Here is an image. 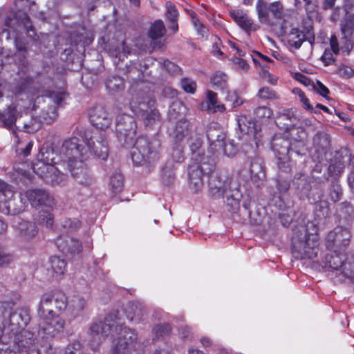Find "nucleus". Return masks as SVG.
I'll use <instances>...</instances> for the list:
<instances>
[{
	"instance_id": "37998d69",
	"label": "nucleus",
	"mask_w": 354,
	"mask_h": 354,
	"mask_svg": "<svg viewBox=\"0 0 354 354\" xmlns=\"http://www.w3.org/2000/svg\"><path fill=\"white\" fill-rule=\"evenodd\" d=\"M127 77L132 84H138L142 81L144 77L143 71L136 66L129 67Z\"/></svg>"
},
{
	"instance_id": "58836bf2",
	"label": "nucleus",
	"mask_w": 354,
	"mask_h": 354,
	"mask_svg": "<svg viewBox=\"0 0 354 354\" xmlns=\"http://www.w3.org/2000/svg\"><path fill=\"white\" fill-rule=\"evenodd\" d=\"M106 87L110 93H115L124 90V82L120 76H112L106 82Z\"/></svg>"
},
{
	"instance_id": "8fccbe9b",
	"label": "nucleus",
	"mask_w": 354,
	"mask_h": 354,
	"mask_svg": "<svg viewBox=\"0 0 354 354\" xmlns=\"http://www.w3.org/2000/svg\"><path fill=\"white\" fill-rule=\"evenodd\" d=\"M166 18L169 21H177L178 17V10L174 4L172 3L167 1L166 3Z\"/></svg>"
},
{
	"instance_id": "b1692460",
	"label": "nucleus",
	"mask_w": 354,
	"mask_h": 354,
	"mask_svg": "<svg viewBox=\"0 0 354 354\" xmlns=\"http://www.w3.org/2000/svg\"><path fill=\"white\" fill-rule=\"evenodd\" d=\"M330 140L325 132H317L313 137V147L319 154H325L330 148Z\"/></svg>"
},
{
	"instance_id": "393cba45",
	"label": "nucleus",
	"mask_w": 354,
	"mask_h": 354,
	"mask_svg": "<svg viewBox=\"0 0 354 354\" xmlns=\"http://www.w3.org/2000/svg\"><path fill=\"white\" fill-rule=\"evenodd\" d=\"M207 138L209 145L215 151H218L225 141L226 136L224 133L220 130L209 128L207 131Z\"/></svg>"
},
{
	"instance_id": "4d7b16f0",
	"label": "nucleus",
	"mask_w": 354,
	"mask_h": 354,
	"mask_svg": "<svg viewBox=\"0 0 354 354\" xmlns=\"http://www.w3.org/2000/svg\"><path fill=\"white\" fill-rule=\"evenodd\" d=\"M192 22L198 34L203 36L206 32L205 26L200 21L197 15L194 12L191 13Z\"/></svg>"
},
{
	"instance_id": "4468645a",
	"label": "nucleus",
	"mask_w": 354,
	"mask_h": 354,
	"mask_svg": "<svg viewBox=\"0 0 354 354\" xmlns=\"http://www.w3.org/2000/svg\"><path fill=\"white\" fill-rule=\"evenodd\" d=\"M26 196L31 205L35 207L44 206L52 208L55 205L54 198L43 189H28L26 192Z\"/></svg>"
},
{
	"instance_id": "c85d7f7f",
	"label": "nucleus",
	"mask_w": 354,
	"mask_h": 354,
	"mask_svg": "<svg viewBox=\"0 0 354 354\" xmlns=\"http://www.w3.org/2000/svg\"><path fill=\"white\" fill-rule=\"evenodd\" d=\"M205 107L210 113H223L225 111L224 104H218L217 94L209 90L206 93Z\"/></svg>"
},
{
	"instance_id": "4be33fe9",
	"label": "nucleus",
	"mask_w": 354,
	"mask_h": 354,
	"mask_svg": "<svg viewBox=\"0 0 354 354\" xmlns=\"http://www.w3.org/2000/svg\"><path fill=\"white\" fill-rule=\"evenodd\" d=\"M231 17L236 24L245 32H249L251 30H255L253 21L243 11L238 10L230 12Z\"/></svg>"
},
{
	"instance_id": "72a5a7b5",
	"label": "nucleus",
	"mask_w": 354,
	"mask_h": 354,
	"mask_svg": "<svg viewBox=\"0 0 354 354\" xmlns=\"http://www.w3.org/2000/svg\"><path fill=\"white\" fill-rule=\"evenodd\" d=\"M171 326L169 323L158 324L152 328V340L153 342L164 339L170 335Z\"/></svg>"
},
{
	"instance_id": "5fc2aeb1",
	"label": "nucleus",
	"mask_w": 354,
	"mask_h": 354,
	"mask_svg": "<svg viewBox=\"0 0 354 354\" xmlns=\"http://www.w3.org/2000/svg\"><path fill=\"white\" fill-rule=\"evenodd\" d=\"M181 87L187 93H194L196 89V84L194 81L189 78L181 80Z\"/></svg>"
},
{
	"instance_id": "864d4df0",
	"label": "nucleus",
	"mask_w": 354,
	"mask_h": 354,
	"mask_svg": "<svg viewBox=\"0 0 354 354\" xmlns=\"http://www.w3.org/2000/svg\"><path fill=\"white\" fill-rule=\"evenodd\" d=\"M65 354H83V347L80 342L74 341L67 346Z\"/></svg>"
},
{
	"instance_id": "f257e3e1",
	"label": "nucleus",
	"mask_w": 354,
	"mask_h": 354,
	"mask_svg": "<svg viewBox=\"0 0 354 354\" xmlns=\"http://www.w3.org/2000/svg\"><path fill=\"white\" fill-rule=\"evenodd\" d=\"M84 159L80 156H73L60 147H44L41 149L37 160L32 164L35 174L51 185L64 184L68 178L66 171L79 184L88 185L92 181Z\"/></svg>"
},
{
	"instance_id": "e2e57ef3",
	"label": "nucleus",
	"mask_w": 354,
	"mask_h": 354,
	"mask_svg": "<svg viewBox=\"0 0 354 354\" xmlns=\"http://www.w3.org/2000/svg\"><path fill=\"white\" fill-rule=\"evenodd\" d=\"M342 194V188L339 185L334 184L332 185L330 191V198L332 201L334 202L339 201Z\"/></svg>"
},
{
	"instance_id": "3c124183",
	"label": "nucleus",
	"mask_w": 354,
	"mask_h": 354,
	"mask_svg": "<svg viewBox=\"0 0 354 354\" xmlns=\"http://www.w3.org/2000/svg\"><path fill=\"white\" fill-rule=\"evenodd\" d=\"M258 96L263 100H275L279 97L276 92L269 87L260 88L258 92Z\"/></svg>"
},
{
	"instance_id": "423d86ee",
	"label": "nucleus",
	"mask_w": 354,
	"mask_h": 354,
	"mask_svg": "<svg viewBox=\"0 0 354 354\" xmlns=\"http://www.w3.org/2000/svg\"><path fill=\"white\" fill-rule=\"evenodd\" d=\"M319 236L316 226L308 224L295 230L292 239V252L297 259H313L318 253Z\"/></svg>"
},
{
	"instance_id": "dca6fc26",
	"label": "nucleus",
	"mask_w": 354,
	"mask_h": 354,
	"mask_svg": "<svg viewBox=\"0 0 354 354\" xmlns=\"http://www.w3.org/2000/svg\"><path fill=\"white\" fill-rule=\"evenodd\" d=\"M56 245L61 252L71 257L80 254L82 248L79 240L69 236H59Z\"/></svg>"
},
{
	"instance_id": "7ed1b4c3",
	"label": "nucleus",
	"mask_w": 354,
	"mask_h": 354,
	"mask_svg": "<svg viewBox=\"0 0 354 354\" xmlns=\"http://www.w3.org/2000/svg\"><path fill=\"white\" fill-rule=\"evenodd\" d=\"M88 334L89 344L93 350H95L109 335H118V337L113 342L111 354H126L135 347L137 340L135 331L123 327V323L116 313L109 314L104 321L93 322Z\"/></svg>"
},
{
	"instance_id": "cd10ccee",
	"label": "nucleus",
	"mask_w": 354,
	"mask_h": 354,
	"mask_svg": "<svg viewBox=\"0 0 354 354\" xmlns=\"http://www.w3.org/2000/svg\"><path fill=\"white\" fill-rule=\"evenodd\" d=\"M236 122L241 133L243 135H255L258 131L257 126L254 122L245 115L237 116Z\"/></svg>"
},
{
	"instance_id": "09e8293b",
	"label": "nucleus",
	"mask_w": 354,
	"mask_h": 354,
	"mask_svg": "<svg viewBox=\"0 0 354 354\" xmlns=\"http://www.w3.org/2000/svg\"><path fill=\"white\" fill-rule=\"evenodd\" d=\"M222 151L227 157H233L237 152V148L232 140H225L223 145L218 149V151Z\"/></svg>"
},
{
	"instance_id": "473e14b6",
	"label": "nucleus",
	"mask_w": 354,
	"mask_h": 354,
	"mask_svg": "<svg viewBox=\"0 0 354 354\" xmlns=\"http://www.w3.org/2000/svg\"><path fill=\"white\" fill-rule=\"evenodd\" d=\"M0 120L3 122V127L8 129H12L17 120V109L10 106L5 113H1Z\"/></svg>"
},
{
	"instance_id": "6ab92c4d",
	"label": "nucleus",
	"mask_w": 354,
	"mask_h": 354,
	"mask_svg": "<svg viewBox=\"0 0 354 354\" xmlns=\"http://www.w3.org/2000/svg\"><path fill=\"white\" fill-rule=\"evenodd\" d=\"M5 26L14 29L18 26H23L28 32L31 30L32 28L28 14L21 11L8 16L5 20Z\"/></svg>"
},
{
	"instance_id": "bb28decb",
	"label": "nucleus",
	"mask_w": 354,
	"mask_h": 354,
	"mask_svg": "<svg viewBox=\"0 0 354 354\" xmlns=\"http://www.w3.org/2000/svg\"><path fill=\"white\" fill-rule=\"evenodd\" d=\"M354 209L348 202H343L337 205L336 215L339 221L344 223H348L353 218Z\"/></svg>"
},
{
	"instance_id": "39448f33",
	"label": "nucleus",
	"mask_w": 354,
	"mask_h": 354,
	"mask_svg": "<svg viewBox=\"0 0 354 354\" xmlns=\"http://www.w3.org/2000/svg\"><path fill=\"white\" fill-rule=\"evenodd\" d=\"M209 193L214 199L225 198L224 202L230 207L229 211L235 212L239 208L242 194L239 184L232 178L212 176L209 181Z\"/></svg>"
},
{
	"instance_id": "c9c22d12",
	"label": "nucleus",
	"mask_w": 354,
	"mask_h": 354,
	"mask_svg": "<svg viewBox=\"0 0 354 354\" xmlns=\"http://www.w3.org/2000/svg\"><path fill=\"white\" fill-rule=\"evenodd\" d=\"M255 8L259 21L261 24H270L269 4L264 0H257Z\"/></svg>"
},
{
	"instance_id": "7c9ffc66",
	"label": "nucleus",
	"mask_w": 354,
	"mask_h": 354,
	"mask_svg": "<svg viewBox=\"0 0 354 354\" xmlns=\"http://www.w3.org/2000/svg\"><path fill=\"white\" fill-rule=\"evenodd\" d=\"M189 124L185 118H179L176 120L172 136L176 142H180L188 133Z\"/></svg>"
},
{
	"instance_id": "052dcab7",
	"label": "nucleus",
	"mask_w": 354,
	"mask_h": 354,
	"mask_svg": "<svg viewBox=\"0 0 354 354\" xmlns=\"http://www.w3.org/2000/svg\"><path fill=\"white\" fill-rule=\"evenodd\" d=\"M344 165L341 162L332 163L328 167V171L332 176H339L344 170Z\"/></svg>"
},
{
	"instance_id": "f03ea898",
	"label": "nucleus",
	"mask_w": 354,
	"mask_h": 354,
	"mask_svg": "<svg viewBox=\"0 0 354 354\" xmlns=\"http://www.w3.org/2000/svg\"><path fill=\"white\" fill-rule=\"evenodd\" d=\"M136 130L137 124L131 115L122 114L117 116L115 131L118 141L124 147L133 145L131 159L135 165H145L150 169L160 159V142L156 138L149 139L147 136H140L135 142Z\"/></svg>"
},
{
	"instance_id": "4c0bfd02",
	"label": "nucleus",
	"mask_w": 354,
	"mask_h": 354,
	"mask_svg": "<svg viewBox=\"0 0 354 354\" xmlns=\"http://www.w3.org/2000/svg\"><path fill=\"white\" fill-rule=\"evenodd\" d=\"M165 32V28L163 21L161 19H158L151 24L147 34L148 37L153 41L161 38L164 35Z\"/></svg>"
},
{
	"instance_id": "a211bd4d",
	"label": "nucleus",
	"mask_w": 354,
	"mask_h": 354,
	"mask_svg": "<svg viewBox=\"0 0 354 354\" xmlns=\"http://www.w3.org/2000/svg\"><path fill=\"white\" fill-rule=\"evenodd\" d=\"M43 322L40 324V327L44 333L50 336H55L58 333L61 332L64 326V321L58 316L53 315L46 319H42Z\"/></svg>"
},
{
	"instance_id": "0eeeda50",
	"label": "nucleus",
	"mask_w": 354,
	"mask_h": 354,
	"mask_svg": "<svg viewBox=\"0 0 354 354\" xmlns=\"http://www.w3.org/2000/svg\"><path fill=\"white\" fill-rule=\"evenodd\" d=\"M27 324L26 320H23L21 314L16 312L10 313L8 320H6L4 324V330H10L16 333L14 339L15 347L18 352H24L27 354L36 352L37 348L35 345V338L34 333L28 330H22L17 333L18 330Z\"/></svg>"
},
{
	"instance_id": "aec40b11",
	"label": "nucleus",
	"mask_w": 354,
	"mask_h": 354,
	"mask_svg": "<svg viewBox=\"0 0 354 354\" xmlns=\"http://www.w3.org/2000/svg\"><path fill=\"white\" fill-rule=\"evenodd\" d=\"M298 120L297 111L293 109H283L277 113L276 124L281 128L288 130L293 127Z\"/></svg>"
},
{
	"instance_id": "13d9d810",
	"label": "nucleus",
	"mask_w": 354,
	"mask_h": 354,
	"mask_svg": "<svg viewBox=\"0 0 354 354\" xmlns=\"http://www.w3.org/2000/svg\"><path fill=\"white\" fill-rule=\"evenodd\" d=\"M259 75L265 80L266 82L271 84H276L277 82V77L276 76L272 75L268 71V69L266 66H263L261 71L259 72Z\"/></svg>"
},
{
	"instance_id": "bf43d9fd",
	"label": "nucleus",
	"mask_w": 354,
	"mask_h": 354,
	"mask_svg": "<svg viewBox=\"0 0 354 354\" xmlns=\"http://www.w3.org/2000/svg\"><path fill=\"white\" fill-rule=\"evenodd\" d=\"M171 156L176 162H181L184 160L183 149L180 145H176L172 149Z\"/></svg>"
},
{
	"instance_id": "9d476101",
	"label": "nucleus",
	"mask_w": 354,
	"mask_h": 354,
	"mask_svg": "<svg viewBox=\"0 0 354 354\" xmlns=\"http://www.w3.org/2000/svg\"><path fill=\"white\" fill-rule=\"evenodd\" d=\"M155 100L149 96L142 97V101L138 102L140 117L146 127L152 128L160 123L161 115L156 109H151L154 106Z\"/></svg>"
},
{
	"instance_id": "e433bc0d",
	"label": "nucleus",
	"mask_w": 354,
	"mask_h": 354,
	"mask_svg": "<svg viewBox=\"0 0 354 354\" xmlns=\"http://www.w3.org/2000/svg\"><path fill=\"white\" fill-rule=\"evenodd\" d=\"M185 106L178 101L174 102L169 107L168 118L170 121H176L179 118H185Z\"/></svg>"
},
{
	"instance_id": "ea45409f",
	"label": "nucleus",
	"mask_w": 354,
	"mask_h": 354,
	"mask_svg": "<svg viewBox=\"0 0 354 354\" xmlns=\"http://www.w3.org/2000/svg\"><path fill=\"white\" fill-rule=\"evenodd\" d=\"M272 149L277 153L279 160H285L290 150L289 143L284 140H274Z\"/></svg>"
},
{
	"instance_id": "603ef678",
	"label": "nucleus",
	"mask_w": 354,
	"mask_h": 354,
	"mask_svg": "<svg viewBox=\"0 0 354 354\" xmlns=\"http://www.w3.org/2000/svg\"><path fill=\"white\" fill-rule=\"evenodd\" d=\"M254 114L257 120H263L269 118L272 114V111L267 106H259L254 110Z\"/></svg>"
},
{
	"instance_id": "2eb2a0df",
	"label": "nucleus",
	"mask_w": 354,
	"mask_h": 354,
	"mask_svg": "<svg viewBox=\"0 0 354 354\" xmlns=\"http://www.w3.org/2000/svg\"><path fill=\"white\" fill-rule=\"evenodd\" d=\"M205 162H194L189 167V187L194 193L201 192L203 187V174L206 169L203 167Z\"/></svg>"
},
{
	"instance_id": "338daca9",
	"label": "nucleus",
	"mask_w": 354,
	"mask_h": 354,
	"mask_svg": "<svg viewBox=\"0 0 354 354\" xmlns=\"http://www.w3.org/2000/svg\"><path fill=\"white\" fill-rule=\"evenodd\" d=\"M340 76L351 78L354 75V71L349 66H342L338 69Z\"/></svg>"
},
{
	"instance_id": "f3484780",
	"label": "nucleus",
	"mask_w": 354,
	"mask_h": 354,
	"mask_svg": "<svg viewBox=\"0 0 354 354\" xmlns=\"http://www.w3.org/2000/svg\"><path fill=\"white\" fill-rule=\"evenodd\" d=\"M89 118L92 124L100 129L108 128L111 122L109 114L101 105L95 106L89 111Z\"/></svg>"
},
{
	"instance_id": "69168bd1",
	"label": "nucleus",
	"mask_w": 354,
	"mask_h": 354,
	"mask_svg": "<svg viewBox=\"0 0 354 354\" xmlns=\"http://www.w3.org/2000/svg\"><path fill=\"white\" fill-rule=\"evenodd\" d=\"M322 60L326 66L331 65L335 62V58L330 50H325L323 55L322 56Z\"/></svg>"
},
{
	"instance_id": "a878e982",
	"label": "nucleus",
	"mask_w": 354,
	"mask_h": 354,
	"mask_svg": "<svg viewBox=\"0 0 354 354\" xmlns=\"http://www.w3.org/2000/svg\"><path fill=\"white\" fill-rule=\"evenodd\" d=\"M18 230L21 238L26 241L32 239L38 232L35 223L26 221L19 223Z\"/></svg>"
},
{
	"instance_id": "49530a36",
	"label": "nucleus",
	"mask_w": 354,
	"mask_h": 354,
	"mask_svg": "<svg viewBox=\"0 0 354 354\" xmlns=\"http://www.w3.org/2000/svg\"><path fill=\"white\" fill-rule=\"evenodd\" d=\"M110 53L112 56L118 57V59L121 60L130 53V50L129 48L127 46L125 43L123 41L116 48L111 49Z\"/></svg>"
},
{
	"instance_id": "f8f14e48",
	"label": "nucleus",
	"mask_w": 354,
	"mask_h": 354,
	"mask_svg": "<svg viewBox=\"0 0 354 354\" xmlns=\"http://www.w3.org/2000/svg\"><path fill=\"white\" fill-rule=\"evenodd\" d=\"M351 234L348 229L337 227L330 232L326 239V246L328 250H344L350 243Z\"/></svg>"
},
{
	"instance_id": "1a4fd4ad",
	"label": "nucleus",
	"mask_w": 354,
	"mask_h": 354,
	"mask_svg": "<svg viewBox=\"0 0 354 354\" xmlns=\"http://www.w3.org/2000/svg\"><path fill=\"white\" fill-rule=\"evenodd\" d=\"M66 308V299L62 293H46L42 295L38 315L41 319H46L49 315H56Z\"/></svg>"
},
{
	"instance_id": "9b49d317",
	"label": "nucleus",
	"mask_w": 354,
	"mask_h": 354,
	"mask_svg": "<svg viewBox=\"0 0 354 354\" xmlns=\"http://www.w3.org/2000/svg\"><path fill=\"white\" fill-rule=\"evenodd\" d=\"M305 24L303 30L299 28H292L287 35L288 44L296 49H299L304 41H308L311 45L315 42V35L313 30L312 23L304 22Z\"/></svg>"
},
{
	"instance_id": "774afa93",
	"label": "nucleus",
	"mask_w": 354,
	"mask_h": 354,
	"mask_svg": "<svg viewBox=\"0 0 354 354\" xmlns=\"http://www.w3.org/2000/svg\"><path fill=\"white\" fill-rule=\"evenodd\" d=\"M13 260L11 254L0 250V266H5L10 264Z\"/></svg>"
},
{
	"instance_id": "79ce46f5",
	"label": "nucleus",
	"mask_w": 354,
	"mask_h": 354,
	"mask_svg": "<svg viewBox=\"0 0 354 354\" xmlns=\"http://www.w3.org/2000/svg\"><path fill=\"white\" fill-rule=\"evenodd\" d=\"M227 75L221 71H217L211 77V82L215 89L224 90L227 85Z\"/></svg>"
},
{
	"instance_id": "c756f323",
	"label": "nucleus",
	"mask_w": 354,
	"mask_h": 354,
	"mask_svg": "<svg viewBox=\"0 0 354 354\" xmlns=\"http://www.w3.org/2000/svg\"><path fill=\"white\" fill-rule=\"evenodd\" d=\"M340 26L344 39L347 41L354 30V14L346 12Z\"/></svg>"
},
{
	"instance_id": "ddd939ff",
	"label": "nucleus",
	"mask_w": 354,
	"mask_h": 354,
	"mask_svg": "<svg viewBox=\"0 0 354 354\" xmlns=\"http://www.w3.org/2000/svg\"><path fill=\"white\" fill-rule=\"evenodd\" d=\"M64 100V93L62 92L53 93L46 97L45 102H47L48 105L51 102L54 104L49 106L47 110H42L39 117L43 122L51 124L55 121L57 116L56 106L61 105Z\"/></svg>"
},
{
	"instance_id": "f704fd0d",
	"label": "nucleus",
	"mask_w": 354,
	"mask_h": 354,
	"mask_svg": "<svg viewBox=\"0 0 354 354\" xmlns=\"http://www.w3.org/2000/svg\"><path fill=\"white\" fill-rule=\"evenodd\" d=\"M201 146L202 140L200 138L193 140L189 145L192 151V160L197 163L205 162V157L204 156L203 150L201 149Z\"/></svg>"
},
{
	"instance_id": "0e129e2a",
	"label": "nucleus",
	"mask_w": 354,
	"mask_h": 354,
	"mask_svg": "<svg viewBox=\"0 0 354 354\" xmlns=\"http://www.w3.org/2000/svg\"><path fill=\"white\" fill-rule=\"evenodd\" d=\"M164 66L165 69L172 75L178 74L180 71V68L178 65L169 60L164 62Z\"/></svg>"
},
{
	"instance_id": "6e6d98bb",
	"label": "nucleus",
	"mask_w": 354,
	"mask_h": 354,
	"mask_svg": "<svg viewBox=\"0 0 354 354\" xmlns=\"http://www.w3.org/2000/svg\"><path fill=\"white\" fill-rule=\"evenodd\" d=\"M175 178V174L171 168L166 165L162 169V181L165 185H170Z\"/></svg>"
},
{
	"instance_id": "6e6552de",
	"label": "nucleus",
	"mask_w": 354,
	"mask_h": 354,
	"mask_svg": "<svg viewBox=\"0 0 354 354\" xmlns=\"http://www.w3.org/2000/svg\"><path fill=\"white\" fill-rule=\"evenodd\" d=\"M325 258V268L328 275L337 281L350 279L354 283V259L348 258L346 254L337 250H330Z\"/></svg>"
},
{
	"instance_id": "680f3d73",
	"label": "nucleus",
	"mask_w": 354,
	"mask_h": 354,
	"mask_svg": "<svg viewBox=\"0 0 354 354\" xmlns=\"http://www.w3.org/2000/svg\"><path fill=\"white\" fill-rule=\"evenodd\" d=\"M313 88L322 96L327 98L329 93V89L324 85L320 81L317 80L313 84Z\"/></svg>"
},
{
	"instance_id": "2f4dec72",
	"label": "nucleus",
	"mask_w": 354,
	"mask_h": 354,
	"mask_svg": "<svg viewBox=\"0 0 354 354\" xmlns=\"http://www.w3.org/2000/svg\"><path fill=\"white\" fill-rule=\"evenodd\" d=\"M49 263L53 277H59L64 273L66 262L64 259L58 256H53L49 259Z\"/></svg>"
},
{
	"instance_id": "de8ad7c7",
	"label": "nucleus",
	"mask_w": 354,
	"mask_h": 354,
	"mask_svg": "<svg viewBox=\"0 0 354 354\" xmlns=\"http://www.w3.org/2000/svg\"><path fill=\"white\" fill-rule=\"evenodd\" d=\"M269 11L274 18L281 19L283 17V7L279 1H275L269 4Z\"/></svg>"
},
{
	"instance_id": "c03bdc74",
	"label": "nucleus",
	"mask_w": 354,
	"mask_h": 354,
	"mask_svg": "<svg viewBox=\"0 0 354 354\" xmlns=\"http://www.w3.org/2000/svg\"><path fill=\"white\" fill-rule=\"evenodd\" d=\"M81 226L80 221L77 218H65L59 224L61 229L66 232H73Z\"/></svg>"
},
{
	"instance_id": "a18cd8bd",
	"label": "nucleus",
	"mask_w": 354,
	"mask_h": 354,
	"mask_svg": "<svg viewBox=\"0 0 354 354\" xmlns=\"http://www.w3.org/2000/svg\"><path fill=\"white\" fill-rule=\"evenodd\" d=\"M35 220L39 224L45 225L47 227H51L53 225V216L48 211L39 212Z\"/></svg>"
},
{
	"instance_id": "5701e85b",
	"label": "nucleus",
	"mask_w": 354,
	"mask_h": 354,
	"mask_svg": "<svg viewBox=\"0 0 354 354\" xmlns=\"http://www.w3.org/2000/svg\"><path fill=\"white\" fill-rule=\"evenodd\" d=\"M250 173L252 180L262 181L266 178L263 162L261 158H256L250 160Z\"/></svg>"
},
{
	"instance_id": "a19ab883",
	"label": "nucleus",
	"mask_w": 354,
	"mask_h": 354,
	"mask_svg": "<svg viewBox=\"0 0 354 354\" xmlns=\"http://www.w3.org/2000/svg\"><path fill=\"white\" fill-rule=\"evenodd\" d=\"M124 178L120 173H114L110 178L109 186L113 193L122 192L124 186Z\"/></svg>"
},
{
	"instance_id": "20e7f679",
	"label": "nucleus",
	"mask_w": 354,
	"mask_h": 354,
	"mask_svg": "<svg viewBox=\"0 0 354 354\" xmlns=\"http://www.w3.org/2000/svg\"><path fill=\"white\" fill-rule=\"evenodd\" d=\"M79 137L72 136L64 140L63 150L73 156L88 159L91 154L103 160L109 156V147L104 132L80 131Z\"/></svg>"
},
{
	"instance_id": "412c9836",
	"label": "nucleus",
	"mask_w": 354,
	"mask_h": 354,
	"mask_svg": "<svg viewBox=\"0 0 354 354\" xmlns=\"http://www.w3.org/2000/svg\"><path fill=\"white\" fill-rule=\"evenodd\" d=\"M125 313L129 322L138 324L140 323L146 315V310L144 306L139 302L129 303Z\"/></svg>"
}]
</instances>
